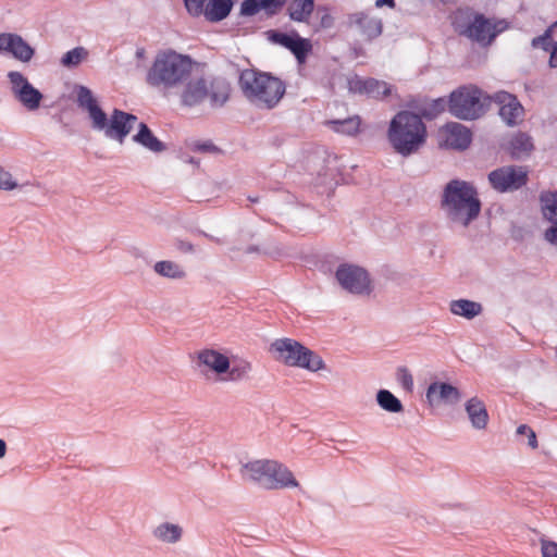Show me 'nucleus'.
Here are the masks:
<instances>
[{"mask_svg":"<svg viewBox=\"0 0 557 557\" xmlns=\"http://www.w3.org/2000/svg\"><path fill=\"white\" fill-rule=\"evenodd\" d=\"M14 97L29 111L39 108L42 94L36 89L27 78L17 71L8 73Z\"/></svg>","mask_w":557,"mask_h":557,"instance_id":"9d476101","label":"nucleus"},{"mask_svg":"<svg viewBox=\"0 0 557 557\" xmlns=\"http://www.w3.org/2000/svg\"><path fill=\"white\" fill-rule=\"evenodd\" d=\"M368 78L352 75L346 78V85L351 94L366 95Z\"/></svg>","mask_w":557,"mask_h":557,"instance_id":"58836bf2","label":"nucleus"},{"mask_svg":"<svg viewBox=\"0 0 557 557\" xmlns=\"http://www.w3.org/2000/svg\"><path fill=\"white\" fill-rule=\"evenodd\" d=\"M197 364L202 368L201 372L212 370L216 374L226 373L230 368V359L220 354L219 350H199Z\"/></svg>","mask_w":557,"mask_h":557,"instance_id":"6ab92c4d","label":"nucleus"},{"mask_svg":"<svg viewBox=\"0 0 557 557\" xmlns=\"http://www.w3.org/2000/svg\"><path fill=\"white\" fill-rule=\"evenodd\" d=\"M176 248L184 253H189L194 251V246L189 242H185L182 239H177L175 243Z\"/></svg>","mask_w":557,"mask_h":557,"instance_id":"de8ad7c7","label":"nucleus"},{"mask_svg":"<svg viewBox=\"0 0 557 557\" xmlns=\"http://www.w3.org/2000/svg\"><path fill=\"white\" fill-rule=\"evenodd\" d=\"M275 360L284 362L290 367H301L313 370L311 367V355L313 350H274Z\"/></svg>","mask_w":557,"mask_h":557,"instance_id":"393cba45","label":"nucleus"},{"mask_svg":"<svg viewBox=\"0 0 557 557\" xmlns=\"http://www.w3.org/2000/svg\"><path fill=\"white\" fill-rule=\"evenodd\" d=\"M349 26L363 39L371 40L382 33L380 20L364 12H356L349 16Z\"/></svg>","mask_w":557,"mask_h":557,"instance_id":"dca6fc26","label":"nucleus"},{"mask_svg":"<svg viewBox=\"0 0 557 557\" xmlns=\"http://www.w3.org/2000/svg\"><path fill=\"white\" fill-rule=\"evenodd\" d=\"M232 7L233 2L231 0H209L202 14L208 21L218 22L230 14Z\"/></svg>","mask_w":557,"mask_h":557,"instance_id":"c85d7f7f","label":"nucleus"},{"mask_svg":"<svg viewBox=\"0 0 557 557\" xmlns=\"http://www.w3.org/2000/svg\"><path fill=\"white\" fill-rule=\"evenodd\" d=\"M325 124L336 133L355 136L360 132L361 119L354 115L343 120H330Z\"/></svg>","mask_w":557,"mask_h":557,"instance_id":"7c9ffc66","label":"nucleus"},{"mask_svg":"<svg viewBox=\"0 0 557 557\" xmlns=\"http://www.w3.org/2000/svg\"><path fill=\"white\" fill-rule=\"evenodd\" d=\"M461 398V391L449 382L432 381L425 391V401L431 407L440 405L455 406Z\"/></svg>","mask_w":557,"mask_h":557,"instance_id":"9b49d317","label":"nucleus"},{"mask_svg":"<svg viewBox=\"0 0 557 557\" xmlns=\"http://www.w3.org/2000/svg\"><path fill=\"white\" fill-rule=\"evenodd\" d=\"M541 201L544 215L553 222L545 232V239L557 245V191L542 195Z\"/></svg>","mask_w":557,"mask_h":557,"instance_id":"b1692460","label":"nucleus"},{"mask_svg":"<svg viewBox=\"0 0 557 557\" xmlns=\"http://www.w3.org/2000/svg\"><path fill=\"white\" fill-rule=\"evenodd\" d=\"M397 380L401 384L405 391L411 392L413 388V377L410 371L406 367H399L397 369Z\"/></svg>","mask_w":557,"mask_h":557,"instance_id":"ea45409f","label":"nucleus"},{"mask_svg":"<svg viewBox=\"0 0 557 557\" xmlns=\"http://www.w3.org/2000/svg\"><path fill=\"white\" fill-rule=\"evenodd\" d=\"M453 25L460 35L483 47L490 46L496 36L508 27L505 21L486 18L483 14L473 13L469 10L457 11Z\"/></svg>","mask_w":557,"mask_h":557,"instance_id":"423d86ee","label":"nucleus"},{"mask_svg":"<svg viewBox=\"0 0 557 557\" xmlns=\"http://www.w3.org/2000/svg\"><path fill=\"white\" fill-rule=\"evenodd\" d=\"M152 535L163 543L175 544L181 541L183 529L178 524L163 522L153 529Z\"/></svg>","mask_w":557,"mask_h":557,"instance_id":"cd10ccee","label":"nucleus"},{"mask_svg":"<svg viewBox=\"0 0 557 557\" xmlns=\"http://www.w3.org/2000/svg\"><path fill=\"white\" fill-rule=\"evenodd\" d=\"M336 278L339 284L350 293L363 294L370 292V280L368 273L359 267H339L336 271Z\"/></svg>","mask_w":557,"mask_h":557,"instance_id":"f8f14e48","label":"nucleus"},{"mask_svg":"<svg viewBox=\"0 0 557 557\" xmlns=\"http://www.w3.org/2000/svg\"><path fill=\"white\" fill-rule=\"evenodd\" d=\"M547 38L548 35L533 39V46H537L540 42L545 41Z\"/></svg>","mask_w":557,"mask_h":557,"instance_id":"864d4df0","label":"nucleus"},{"mask_svg":"<svg viewBox=\"0 0 557 557\" xmlns=\"http://www.w3.org/2000/svg\"><path fill=\"white\" fill-rule=\"evenodd\" d=\"M549 65L552 67H556L557 66V45L554 46L553 51L550 53Z\"/></svg>","mask_w":557,"mask_h":557,"instance_id":"09e8293b","label":"nucleus"},{"mask_svg":"<svg viewBox=\"0 0 557 557\" xmlns=\"http://www.w3.org/2000/svg\"><path fill=\"white\" fill-rule=\"evenodd\" d=\"M289 11L293 20L304 21L313 11V0H293Z\"/></svg>","mask_w":557,"mask_h":557,"instance_id":"473e14b6","label":"nucleus"},{"mask_svg":"<svg viewBox=\"0 0 557 557\" xmlns=\"http://www.w3.org/2000/svg\"><path fill=\"white\" fill-rule=\"evenodd\" d=\"M465 410L471 423V426L475 430H484L490 421L488 411L482 399L474 396L468 399L465 404Z\"/></svg>","mask_w":557,"mask_h":557,"instance_id":"4be33fe9","label":"nucleus"},{"mask_svg":"<svg viewBox=\"0 0 557 557\" xmlns=\"http://www.w3.org/2000/svg\"><path fill=\"white\" fill-rule=\"evenodd\" d=\"M271 348H305L302 344L290 338H280L272 343Z\"/></svg>","mask_w":557,"mask_h":557,"instance_id":"a18cd8bd","label":"nucleus"},{"mask_svg":"<svg viewBox=\"0 0 557 557\" xmlns=\"http://www.w3.org/2000/svg\"><path fill=\"white\" fill-rule=\"evenodd\" d=\"M492 99L499 106V115L507 125L515 126L523 121L524 109L516 96L498 91Z\"/></svg>","mask_w":557,"mask_h":557,"instance_id":"ddd939ff","label":"nucleus"},{"mask_svg":"<svg viewBox=\"0 0 557 557\" xmlns=\"http://www.w3.org/2000/svg\"><path fill=\"white\" fill-rule=\"evenodd\" d=\"M442 208L450 220L467 226L479 215L481 202L471 184L453 180L444 188Z\"/></svg>","mask_w":557,"mask_h":557,"instance_id":"7ed1b4c3","label":"nucleus"},{"mask_svg":"<svg viewBox=\"0 0 557 557\" xmlns=\"http://www.w3.org/2000/svg\"><path fill=\"white\" fill-rule=\"evenodd\" d=\"M448 111L460 120H475L484 112L483 92L474 85L460 86L448 100Z\"/></svg>","mask_w":557,"mask_h":557,"instance_id":"0eeeda50","label":"nucleus"},{"mask_svg":"<svg viewBox=\"0 0 557 557\" xmlns=\"http://www.w3.org/2000/svg\"><path fill=\"white\" fill-rule=\"evenodd\" d=\"M8 446L4 440L0 438V459L3 458L7 454Z\"/></svg>","mask_w":557,"mask_h":557,"instance_id":"3c124183","label":"nucleus"},{"mask_svg":"<svg viewBox=\"0 0 557 557\" xmlns=\"http://www.w3.org/2000/svg\"><path fill=\"white\" fill-rule=\"evenodd\" d=\"M540 543L542 557H557V542L543 536Z\"/></svg>","mask_w":557,"mask_h":557,"instance_id":"79ce46f5","label":"nucleus"},{"mask_svg":"<svg viewBox=\"0 0 557 557\" xmlns=\"http://www.w3.org/2000/svg\"><path fill=\"white\" fill-rule=\"evenodd\" d=\"M442 2L446 3V2H449L450 0H441Z\"/></svg>","mask_w":557,"mask_h":557,"instance_id":"6e6d98bb","label":"nucleus"},{"mask_svg":"<svg viewBox=\"0 0 557 557\" xmlns=\"http://www.w3.org/2000/svg\"><path fill=\"white\" fill-rule=\"evenodd\" d=\"M391 92L392 88L387 83L371 77L368 78L366 96L382 99L389 96Z\"/></svg>","mask_w":557,"mask_h":557,"instance_id":"72a5a7b5","label":"nucleus"},{"mask_svg":"<svg viewBox=\"0 0 557 557\" xmlns=\"http://www.w3.org/2000/svg\"><path fill=\"white\" fill-rule=\"evenodd\" d=\"M154 271L170 278H182L185 276L183 269L173 261H159L154 264Z\"/></svg>","mask_w":557,"mask_h":557,"instance_id":"f704fd0d","label":"nucleus"},{"mask_svg":"<svg viewBox=\"0 0 557 557\" xmlns=\"http://www.w3.org/2000/svg\"><path fill=\"white\" fill-rule=\"evenodd\" d=\"M16 186L17 184L12 180V175L0 166V189L12 190Z\"/></svg>","mask_w":557,"mask_h":557,"instance_id":"37998d69","label":"nucleus"},{"mask_svg":"<svg viewBox=\"0 0 557 557\" xmlns=\"http://www.w3.org/2000/svg\"><path fill=\"white\" fill-rule=\"evenodd\" d=\"M250 371V363L246 360H230L227 377L231 381H239L244 379Z\"/></svg>","mask_w":557,"mask_h":557,"instance_id":"c9c22d12","label":"nucleus"},{"mask_svg":"<svg viewBox=\"0 0 557 557\" xmlns=\"http://www.w3.org/2000/svg\"><path fill=\"white\" fill-rule=\"evenodd\" d=\"M387 137L395 151L409 156L424 143L425 125L419 115L401 111L391 121Z\"/></svg>","mask_w":557,"mask_h":557,"instance_id":"39448f33","label":"nucleus"},{"mask_svg":"<svg viewBox=\"0 0 557 557\" xmlns=\"http://www.w3.org/2000/svg\"><path fill=\"white\" fill-rule=\"evenodd\" d=\"M191 149L194 151H198V152H209V153L219 152L218 147H215L211 141H203V143L196 141L193 144Z\"/></svg>","mask_w":557,"mask_h":557,"instance_id":"49530a36","label":"nucleus"},{"mask_svg":"<svg viewBox=\"0 0 557 557\" xmlns=\"http://www.w3.org/2000/svg\"><path fill=\"white\" fill-rule=\"evenodd\" d=\"M187 11L194 15L199 16L203 12V3L206 0H184Z\"/></svg>","mask_w":557,"mask_h":557,"instance_id":"c03bdc74","label":"nucleus"},{"mask_svg":"<svg viewBox=\"0 0 557 557\" xmlns=\"http://www.w3.org/2000/svg\"><path fill=\"white\" fill-rule=\"evenodd\" d=\"M145 53H146V51H145V49H144V48H139V49H137V51H136V55H137V58H144V57H145Z\"/></svg>","mask_w":557,"mask_h":557,"instance_id":"5fc2aeb1","label":"nucleus"},{"mask_svg":"<svg viewBox=\"0 0 557 557\" xmlns=\"http://www.w3.org/2000/svg\"><path fill=\"white\" fill-rule=\"evenodd\" d=\"M442 143L449 148L466 149L471 143V132L456 122L447 123L440 129Z\"/></svg>","mask_w":557,"mask_h":557,"instance_id":"2eb2a0df","label":"nucleus"},{"mask_svg":"<svg viewBox=\"0 0 557 557\" xmlns=\"http://www.w3.org/2000/svg\"><path fill=\"white\" fill-rule=\"evenodd\" d=\"M450 311L456 315L473 319L482 312V306L472 300L458 299L450 302Z\"/></svg>","mask_w":557,"mask_h":557,"instance_id":"2f4dec72","label":"nucleus"},{"mask_svg":"<svg viewBox=\"0 0 557 557\" xmlns=\"http://www.w3.org/2000/svg\"><path fill=\"white\" fill-rule=\"evenodd\" d=\"M239 87L251 103L265 109L274 108L285 94L281 79L250 69L240 73Z\"/></svg>","mask_w":557,"mask_h":557,"instance_id":"20e7f679","label":"nucleus"},{"mask_svg":"<svg viewBox=\"0 0 557 557\" xmlns=\"http://www.w3.org/2000/svg\"><path fill=\"white\" fill-rule=\"evenodd\" d=\"M88 55V52L83 47H76L67 51L61 59V64L65 67L77 66Z\"/></svg>","mask_w":557,"mask_h":557,"instance_id":"e433bc0d","label":"nucleus"},{"mask_svg":"<svg viewBox=\"0 0 557 557\" xmlns=\"http://www.w3.org/2000/svg\"><path fill=\"white\" fill-rule=\"evenodd\" d=\"M325 363L321 356L315 354V372L325 369Z\"/></svg>","mask_w":557,"mask_h":557,"instance_id":"8fccbe9b","label":"nucleus"},{"mask_svg":"<svg viewBox=\"0 0 557 557\" xmlns=\"http://www.w3.org/2000/svg\"><path fill=\"white\" fill-rule=\"evenodd\" d=\"M488 182L499 193L513 191L527 184L528 171L523 166H502L488 174Z\"/></svg>","mask_w":557,"mask_h":557,"instance_id":"1a4fd4ad","label":"nucleus"},{"mask_svg":"<svg viewBox=\"0 0 557 557\" xmlns=\"http://www.w3.org/2000/svg\"><path fill=\"white\" fill-rule=\"evenodd\" d=\"M270 39L288 50L296 57L297 61L302 64L306 61L308 52L311 49L309 40L300 38L298 35H288L284 33L273 32Z\"/></svg>","mask_w":557,"mask_h":557,"instance_id":"f3484780","label":"nucleus"},{"mask_svg":"<svg viewBox=\"0 0 557 557\" xmlns=\"http://www.w3.org/2000/svg\"><path fill=\"white\" fill-rule=\"evenodd\" d=\"M133 140L152 152L165 150V145L153 135L145 123H139L138 133L134 135Z\"/></svg>","mask_w":557,"mask_h":557,"instance_id":"bb28decb","label":"nucleus"},{"mask_svg":"<svg viewBox=\"0 0 557 557\" xmlns=\"http://www.w3.org/2000/svg\"><path fill=\"white\" fill-rule=\"evenodd\" d=\"M341 174L342 164L339 163L337 156L327 154V158L325 159V165L319 172L321 184L324 186L323 190L320 193L330 195L337 184Z\"/></svg>","mask_w":557,"mask_h":557,"instance_id":"412c9836","label":"nucleus"},{"mask_svg":"<svg viewBox=\"0 0 557 557\" xmlns=\"http://www.w3.org/2000/svg\"><path fill=\"white\" fill-rule=\"evenodd\" d=\"M533 148L532 138L525 133L515 134L507 146L510 156L516 159L529 156Z\"/></svg>","mask_w":557,"mask_h":557,"instance_id":"a878e982","label":"nucleus"},{"mask_svg":"<svg viewBox=\"0 0 557 557\" xmlns=\"http://www.w3.org/2000/svg\"><path fill=\"white\" fill-rule=\"evenodd\" d=\"M270 459L248 461L242 465L240 474L243 479L257 483L267 490L270 481Z\"/></svg>","mask_w":557,"mask_h":557,"instance_id":"a211bd4d","label":"nucleus"},{"mask_svg":"<svg viewBox=\"0 0 557 557\" xmlns=\"http://www.w3.org/2000/svg\"><path fill=\"white\" fill-rule=\"evenodd\" d=\"M270 481L272 482L268 483L267 490H282L298 486V482L294 478L292 471L276 460H271Z\"/></svg>","mask_w":557,"mask_h":557,"instance_id":"aec40b11","label":"nucleus"},{"mask_svg":"<svg viewBox=\"0 0 557 557\" xmlns=\"http://www.w3.org/2000/svg\"><path fill=\"white\" fill-rule=\"evenodd\" d=\"M77 103L88 112L92 128L104 132L107 137L117 140L120 144L124 143L125 137L137 122L136 115L119 109L113 110L109 120L91 90L85 86L77 87Z\"/></svg>","mask_w":557,"mask_h":557,"instance_id":"f257e3e1","label":"nucleus"},{"mask_svg":"<svg viewBox=\"0 0 557 557\" xmlns=\"http://www.w3.org/2000/svg\"><path fill=\"white\" fill-rule=\"evenodd\" d=\"M210 97L212 106H222L228 98V89L225 85H218L209 94L207 82L203 78H197L186 82L182 92V102L191 107L200 103L205 98Z\"/></svg>","mask_w":557,"mask_h":557,"instance_id":"6e6552de","label":"nucleus"},{"mask_svg":"<svg viewBox=\"0 0 557 557\" xmlns=\"http://www.w3.org/2000/svg\"><path fill=\"white\" fill-rule=\"evenodd\" d=\"M0 53L10 54L21 62H29L35 50L20 35L13 33L0 34Z\"/></svg>","mask_w":557,"mask_h":557,"instance_id":"4468645a","label":"nucleus"},{"mask_svg":"<svg viewBox=\"0 0 557 557\" xmlns=\"http://www.w3.org/2000/svg\"><path fill=\"white\" fill-rule=\"evenodd\" d=\"M193 70L191 60L173 50L159 52L149 67L146 82L149 86L169 90L185 84Z\"/></svg>","mask_w":557,"mask_h":557,"instance_id":"f03ea898","label":"nucleus"},{"mask_svg":"<svg viewBox=\"0 0 557 557\" xmlns=\"http://www.w3.org/2000/svg\"><path fill=\"white\" fill-rule=\"evenodd\" d=\"M285 2L286 0H244L240 12L247 16H253L260 12L274 15L284 7Z\"/></svg>","mask_w":557,"mask_h":557,"instance_id":"5701e85b","label":"nucleus"},{"mask_svg":"<svg viewBox=\"0 0 557 557\" xmlns=\"http://www.w3.org/2000/svg\"><path fill=\"white\" fill-rule=\"evenodd\" d=\"M516 433L518 435H524V434H528V445L535 449L539 447V442H537V436H536V433L534 432V430L529 426L528 424H520L518 428H517V431Z\"/></svg>","mask_w":557,"mask_h":557,"instance_id":"a19ab883","label":"nucleus"},{"mask_svg":"<svg viewBox=\"0 0 557 557\" xmlns=\"http://www.w3.org/2000/svg\"><path fill=\"white\" fill-rule=\"evenodd\" d=\"M315 20H319V26H315V32L331 29L335 25V16L329 8L317 9Z\"/></svg>","mask_w":557,"mask_h":557,"instance_id":"4c0bfd02","label":"nucleus"},{"mask_svg":"<svg viewBox=\"0 0 557 557\" xmlns=\"http://www.w3.org/2000/svg\"><path fill=\"white\" fill-rule=\"evenodd\" d=\"M375 400L379 407L386 412L401 413L405 411L401 400L386 388H381L376 392Z\"/></svg>","mask_w":557,"mask_h":557,"instance_id":"c756f323","label":"nucleus"},{"mask_svg":"<svg viewBox=\"0 0 557 557\" xmlns=\"http://www.w3.org/2000/svg\"><path fill=\"white\" fill-rule=\"evenodd\" d=\"M376 5L377 7L388 5L391 8H394L395 2H394V0H376Z\"/></svg>","mask_w":557,"mask_h":557,"instance_id":"603ef678","label":"nucleus"}]
</instances>
